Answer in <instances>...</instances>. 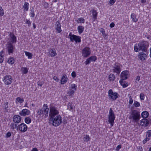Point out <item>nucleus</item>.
Here are the masks:
<instances>
[{
  "label": "nucleus",
  "mask_w": 151,
  "mask_h": 151,
  "mask_svg": "<svg viewBox=\"0 0 151 151\" xmlns=\"http://www.w3.org/2000/svg\"><path fill=\"white\" fill-rule=\"evenodd\" d=\"M49 117L50 123L55 127H57L62 122V117L59 114V111L58 108L51 104L49 106Z\"/></svg>",
  "instance_id": "obj_1"
},
{
  "label": "nucleus",
  "mask_w": 151,
  "mask_h": 151,
  "mask_svg": "<svg viewBox=\"0 0 151 151\" xmlns=\"http://www.w3.org/2000/svg\"><path fill=\"white\" fill-rule=\"evenodd\" d=\"M148 46L149 44L147 42L142 41L138 44H136L135 45L134 50L136 52L138 51H141L144 52H146Z\"/></svg>",
  "instance_id": "obj_2"
},
{
  "label": "nucleus",
  "mask_w": 151,
  "mask_h": 151,
  "mask_svg": "<svg viewBox=\"0 0 151 151\" xmlns=\"http://www.w3.org/2000/svg\"><path fill=\"white\" fill-rule=\"evenodd\" d=\"M129 118L135 122H138L141 118L139 111L135 110H132L130 113Z\"/></svg>",
  "instance_id": "obj_3"
},
{
  "label": "nucleus",
  "mask_w": 151,
  "mask_h": 151,
  "mask_svg": "<svg viewBox=\"0 0 151 151\" xmlns=\"http://www.w3.org/2000/svg\"><path fill=\"white\" fill-rule=\"evenodd\" d=\"M115 116L114 112L111 108L110 109L108 115V121L111 127L114 125Z\"/></svg>",
  "instance_id": "obj_4"
},
{
  "label": "nucleus",
  "mask_w": 151,
  "mask_h": 151,
  "mask_svg": "<svg viewBox=\"0 0 151 151\" xmlns=\"http://www.w3.org/2000/svg\"><path fill=\"white\" fill-rule=\"evenodd\" d=\"M108 93V96L109 99H112L113 101L115 100L119 96L118 93L113 92L112 89L109 90Z\"/></svg>",
  "instance_id": "obj_5"
},
{
  "label": "nucleus",
  "mask_w": 151,
  "mask_h": 151,
  "mask_svg": "<svg viewBox=\"0 0 151 151\" xmlns=\"http://www.w3.org/2000/svg\"><path fill=\"white\" fill-rule=\"evenodd\" d=\"M69 36L70 41L72 42H73L75 41L76 43H80L81 41L80 37L74 35H72L71 32L69 33Z\"/></svg>",
  "instance_id": "obj_6"
},
{
  "label": "nucleus",
  "mask_w": 151,
  "mask_h": 151,
  "mask_svg": "<svg viewBox=\"0 0 151 151\" xmlns=\"http://www.w3.org/2000/svg\"><path fill=\"white\" fill-rule=\"evenodd\" d=\"M91 50L89 47H86L82 50V56L84 58L88 57L91 54Z\"/></svg>",
  "instance_id": "obj_7"
},
{
  "label": "nucleus",
  "mask_w": 151,
  "mask_h": 151,
  "mask_svg": "<svg viewBox=\"0 0 151 151\" xmlns=\"http://www.w3.org/2000/svg\"><path fill=\"white\" fill-rule=\"evenodd\" d=\"M112 68V70L114 72L118 74H119L121 71V68L120 64L116 63L114 65Z\"/></svg>",
  "instance_id": "obj_8"
},
{
  "label": "nucleus",
  "mask_w": 151,
  "mask_h": 151,
  "mask_svg": "<svg viewBox=\"0 0 151 151\" xmlns=\"http://www.w3.org/2000/svg\"><path fill=\"white\" fill-rule=\"evenodd\" d=\"M6 49L7 50L8 54L10 55L12 53L15 49V47L11 43H8L7 44Z\"/></svg>",
  "instance_id": "obj_9"
},
{
  "label": "nucleus",
  "mask_w": 151,
  "mask_h": 151,
  "mask_svg": "<svg viewBox=\"0 0 151 151\" xmlns=\"http://www.w3.org/2000/svg\"><path fill=\"white\" fill-rule=\"evenodd\" d=\"M27 129V125L24 123L20 124L17 126V129H19L22 132H25Z\"/></svg>",
  "instance_id": "obj_10"
},
{
  "label": "nucleus",
  "mask_w": 151,
  "mask_h": 151,
  "mask_svg": "<svg viewBox=\"0 0 151 151\" xmlns=\"http://www.w3.org/2000/svg\"><path fill=\"white\" fill-rule=\"evenodd\" d=\"M12 80L11 76L7 75L4 77L3 81L5 84L9 85L11 84Z\"/></svg>",
  "instance_id": "obj_11"
},
{
  "label": "nucleus",
  "mask_w": 151,
  "mask_h": 151,
  "mask_svg": "<svg viewBox=\"0 0 151 151\" xmlns=\"http://www.w3.org/2000/svg\"><path fill=\"white\" fill-rule=\"evenodd\" d=\"M149 123L148 120L146 119H143L140 122V125L144 127L147 126L149 125Z\"/></svg>",
  "instance_id": "obj_12"
},
{
  "label": "nucleus",
  "mask_w": 151,
  "mask_h": 151,
  "mask_svg": "<svg viewBox=\"0 0 151 151\" xmlns=\"http://www.w3.org/2000/svg\"><path fill=\"white\" fill-rule=\"evenodd\" d=\"M30 111L27 109H24L19 112V114L22 116L28 115L30 114Z\"/></svg>",
  "instance_id": "obj_13"
},
{
  "label": "nucleus",
  "mask_w": 151,
  "mask_h": 151,
  "mask_svg": "<svg viewBox=\"0 0 151 151\" xmlns=\"http://www.w3.org/2000/svg\"><path fill=\"white\" fill-rule=\"evenodd\" d=\"M129 72L127 70L122 71L121 74V78L123 79H127L129 76Z\"/></svg>",
  "instance_id": "obj_14"
},
{
  "label": "nucleus",
  "mask_w": 151,
  "mask_h": 151,
  "mask_svg": "<svg viewBox=\"0 0 151 151\" xmlns=\"http://www.w3.org/2000/svg\"><path fill=\"white\" fill-rule=\"evenodd\" d=\"M8 102L7 101H5L4 103L3 108L5 112H9L11 110L8 106Z\"/></svg>",
  "instance_id": "obj_15"
},
{
  "label": "nucleus",
  "mask_w": 151,
  "mask_h": 151,
  "mask_svg": "<svg viewBox=\"0 0 151 151\" xmlns=\"http://www.w3.org/2000/svg\"><path fill=\"white\" fill-rule=\"evenodd\" d=\"M55 29L56 31L58 33H60L61 32L62 30L61 29V25L60 24V22L58 21L56 22L55 24Z\"/></svg>",
  "instance_id": "obj_16"
},
{
  "label": "nucleus",
  "mask_w": 151,
  "mask_h": 151,
  "mask_svg": "<svg viewBox=\"0 0 151 151\" xmlns=\"http://www.w3.org/2000/svg\"><path fill=\"white\" fill-rule=\"evenodd\" d=\"M21 117L19 115H15L13 117V122L16 123H19L21 121Z\"/></svg>",
  "instance_id": "obj_17"
},
{
  "label": "nucleus",
  "mask_w": 151,
  "mask_h": 151,
  "mask_svg": "<svg viewBox=\"0 0 151 151\" xmlns=\"http://www.w3.org/2000/svg\"><path fill=\"white\" fill-rule=\"evenodd\" d=\"M77 86H73L70 89L71 90L69 91L68 94L70 96H71L72 97L73 96V94L74 93V92L76 90Z\"/></svg>",
  "instance_id": "obj_18"
},
{
  "label": "nucleus",
  "mask_w": 151,
  "mask_h": 151,
  "mask_svg": "<svg viewBox=\"0 0 151 151\" xmlns=\"http://www.w3.org/2000/svg\"><path fill=\"white\" fill-rule=\"evenodd\" d=\"M10 37L11 39V42L12 43H16L17 42L16 37L13 33L10 32L9 34Z\"/></svg>",
  "instance_id": "obj_19"
},
{
  "label": "nucleus",
  "mask_w": 151,
  "mask_h": 151,
  "mask_svg": "<svg viewBox=\"0 0 151 151\" xmlns=\"http://www.w3.org/2000/svg\"><path fill=\"white\" fill-rule=\"evenodd\" d=\"M49 53L51 57L55 56L57 55L56 50L54 49H50Z\"/></svg>",
  "instance_id": "obj_20"
},
{
  "label": "nucleus",
  "mask_w": 151,
  "mask_h": 151,
  "mask_svg": "<svg viewBox=\"0 0 151 151\" xmlns=\"http://www.w3.org/2000/svg\"><path fill=\"white\" fill-rule=\"evenodd\" d=\"M68 80V78L65 74H64L62 76L61 79V84H64Z\"/></svg>",
  "instance_id": "obj_21"
},
{
  "label": "nucleus",
  "mask_w": 151,
  "mask_h": 151,
  "mask_svg": "<svg viewBox=\"0 0 151 151\" xmlns=\"http://www.w3.org/2000/svg\"><path fill=\"white\" fill-rule=\"evenodd\" d=\"M149 115L148 112L146 111H145L141 113V116L143 119H146V118L148 117Z\"/></svg>",
  "instance_id": "obj_22"
},
{
  "label": "nucleus",
  "mask_w": 151,
  "mask_h": 151,
  "mask_svg": "<svg viewBox=\"0 0 151 151\" xmlns=\"http://www.w3.org/2000/svg\"><path fill=\"white\" fill-rule=\"evenodd\" d=\"M92 14L93 21H95L97 18V12L95 10L93 9L92 10Z\"/></svg>",
  "instance_id": "obj_23"
},
{
  "label": "nucleus",
  "mask_w": 151,
  "mask_h": 151,
  "mask_svg": "<svg viewBox=\"0 0 151 151\" xmlns=\"http://www.w3.org/2000/svg\"><path fill=\"white\" fill-rule=\"evenodd\" d=\"M42 111L44 113V115H45V118L47 117L49 114V109H46L45 108H42Z\"/></svg>",
  "instance_id": "obj_24"
},
{
  "label": "nucleus",
  "mask_w": 151,
  "mask_h": 151,
  "mask_svg": "<svg viewBox=\"0 0 151 151\" xmlns=\"http://www.w3.org/2000/svg\"><path fill=\"white\" fill-rule=\"evenodd\" d=\"M131 17L133 22H136L137 21L138 19L137 18V16L135 14L132 13L131 14Z\"/></svg>",
  "instance_id": "obj_25"
},
{
  "label": "nucleus",
  "mask_w": 151,
  "mask_h": 151,
  "mask_svg": "<svg viewBox=\"0 0 151 151\" xmlns=\"http://www.w3.org/2000/svg\"><path fill=\"white\" fill-rule=\"evenodd\" d=\"M15 61L14 58L12 57H10L8 59L7 62L11 65H12L14 63Z\"/></svg>",
  "instance_id": "obj_26"
},
{
  "label": "nucleus",
  "mask_w": 151,
  "mask_h": 151,
  "mask_svg": "<svg viewBox=\"0 0 151 151\" xmlns=\"http://www.w3.org/2000/svg\"><path fill=\"white\" fill-rule=\"evenodd\" d=\"M139 57L141 60H144L146 58L147 55L143 53L140 55H139Z\"/></svg>",
  "instance_id": "obj_27"
},
{
  "label": "nucleus",
  "mask_w": 151,
  "mask_h": 151,
  "mask_svg": "<svg viewBox=\"0 0 151 151\" xmlns=\"http://www.w3.org/2000/svg\"><path fill=\"white\" fill-rule=\"evenodd\" d=\"M24 101V100L22 98L20 97H18L16 99V102L17 103H19L22 104Z\"/></svg>",
  "instance_id": "obj_28"
},
{
  "label": "nucleus",
  "mask_w": 151,
  "mask_h": 151,
  "mask_svg": "<svg viewBox=\"0 0 151 151\" xmlns=\"http://www.w3.org/2000/svg\"><path fill=\"white\" fill-rule=\"evenodd\" d=\"M109 79L111 81H113L115 79V76L113 74H110L109 76Z\"/></svg>",
  "instance_id": "obj_29"
},
{
  "label": "nucleus",
  "mask_w": 151,
  "mask_h": 151,
  "mask_svg": "<svg viewBox=\"0 0 151 151\" xmlns=\"http://www.w3.org/2000/svg\"><path fill=\"white\" fill-rule=\"evenodd\" d=\"M77 29L79 33L81 34L83 32L84 29V27L82 26H79L78 27Z\"/></svg>",
  "instance_id": "obj_30"
},
{
  "label": "nucleus",
  "mask_w": 151,
  "mask_h": 151,
  "mask_svg": "<svg viewBox=\"0 0 151 151\" xmlns=\"http://www.w3.org/2000/svg\"><path fill=\"white\" fill-rule=\"evenodd\" d=\"M29 4L28 2H25L23 6L24 10L27 11L28 10Z\"/></svg>",
  "instance_id": "obj_31"
},
{
  "label": "nucleus",
  "mask_w": 151,
  "mask_h": 151,
  "mask_svg": "<svg viewBox=\"0 0 151 151\" xmlns=\"http://www.w3.org/2000/svg\"><path fill=\"white\" fill-rule=\"evenodd\" d=\"M24 52L26 55L27 56L28 58L29 59H31L32 58V55L31 53H30L29 52L25 51Z\"/></svg>",
  "instance_id": "obj_32"
},
{
  "label": "nucleus",
  "mask_w": 151,
  "mask_h": 151,
  "mask_svg": "<svg viewBox=\"0 0 151 151\" xmlns=\"http://www.w3.org/2000/svg\"><path fill=\"white\" fill-rule=\"evenodd\" d=\"M24 121L26 124H29L31 122V119L29 117H27L25 118Z\"/></svg>",
  "instance_id": "obj_33"
},
{
  "label": "nucleus",
  "mask_w": 151,
  "mask_h": 151,
  "mask_svg": "<svg viewBox=\"0 0 151 151\" xmlns=\"http://www.w3.org/2000/svg\"><path fill=\"white\" fill-rule=\"evenodd\" d=\"M37 114L40 116L42 115L44 113L42 109H39L37 111Z\"/></svg>",
  "instance_id": "obj_34"
},
{
  "label": "nucleus",
  "mask_w": 151,
  "mask_h": 151,
  "mask_svg": "<svg viewBox=\"0 0 151 151\" xmlns=\"http://www.w3.org/2000/svg\"><path fill=\"white\" fill-rule=\"evenodd\" d=\"M73 105L72 104L69 103L68 105V109L71 111H72L73 107Z\"/></svg>",
  "instance_id": "obj_35"
},
{
  "label": "nucleus",
  "mask_w": 151,
  "mask_h": 151,
  "mask_svg": "<svg viewBox=\"0 0 151 151\" xmlns=\"http://www.w3.org/2000/svg\"><path fill=\"white\" fill-rule=\"evenodd\" d=\"M30 17H34L35 16L34 8H32L30 10Z\"/></svg>",
  "instance_id": "obj_36"
},
{
  "label": "nucleus",
  "mask_w": 151,
  "mask_h": 151,
  "mask_svg": "<svg viewBox=\"0 0 151 151\" xmlns=\"http://www.w3.org/2000/svg\"><path fill=\"white\" fill-rule=\"evenodd\" d=\"M22 73L23 74H26L28 72V69L26 68L22 67L21 68Z\"/></svg>",
  "instance_id": "obj_37"
},
{
  "label": "nucleus",
  "mask_w": 151,
  "mask_h": 151,
  "mask_svg": "<svg viewBox=\"0 0 151 151\" xmlns=\"http://www.w3.org/2000/svg\"><path fill=\"white\" fill-rule=\"evenodd\" d=\"M4 53V52L2 51L0 52V63H2L4 60V58H3V56L2 55V54Z\"/></svg>",
  "instance_id": "obj_38"
},
{
  "label": "nucleus",
  "mask_w": 151,
  "mask_h": 151,
  "mask_svg": "<svg viewBox=\"0 0 151 151\" xmlns=\"http://www.w3.org/2000/svg\"><path fill=\"white\" fill-rule=\"evenodd\" d=\"M89 59L91 61L94 62L97 60V57L95 56H93L89 58Z\"/></svg>",
  "instance_id": "obj_39"
},
{
  "label": "nucleus",
  "mask_w": 151,
  "mask_h": 151,
  "mask_svg": "<svg viewBox=\"0 0 151 151\" xmlns=\"http://www.w3.org/2000/svg\"><path fill=\"white\" fill-rule=\"evenodd\" d=\"M77 22L78 23H84L85 19L82 18H79L78 19Z\"/></svg>",
  "instance_id": "obj_40"
},
{
  "label": "nucleus",
  "mask_w": 151,
  "mask_h": 151,
  "mask_svg": "<svg viewBox=\"0 0 151 151\" xmlns=\"http://www.w3.org/2000/svg\"><path fill=\"white\" fill-rule=\"evenodd\" d=\"M133 105L136 107H139L140 106V104L137 101H134L133 104Z\"/></svg>",
  "instance_id": "obj_41"
},
{
  "label": "nucleus",
  "mask_w": 151,
  "mask_h": 151,
  "mask_svg": "<svg viewBox=\"0 0 151 151\" xmlns=\"http://www.w3.org/2000/svg\"><path fill=\"white\" fill-rule=\"evenodd\" d=\"M146 136L150 138L151 137V130H148L147 132Z\"/></svg>",
  "instance_id": "obj_42"
},
{
  "label": "nucleus",
  "mask_w": 151,
  "mask_h": 151,
  "mask_svg": "<svg viewBox=\"0 0 151 151\" xmlns=\"http://www.w3.org/2000/svg\"><path fill=\"white\" fill-rule=\"evenodd\" d=\"M150 138H149L146 136L145 138L142 141L143 143L144 144L146 143L147 142L150 140Z\"/></svg>",
  "instance_id": "obj_43"
},
{
  "label": "nucleus",
  "mask_w": 151,
  "mask_h": 151,
  "mask_svg": "<svg viewBox=\"0 0 151 151\" xmlns=\"http://www.w3.org/2000/svg\"><path fill=\"white\" fill-rule=\"evenodd\" d=\"M4 14V10L1 6H0V16H2Z\"/></svg>",
  "instance_id": "obj_44"
},
{
  "label": "nucleus",
  "mask_w": 151,
  "mask_h": 151,
  "mask_svg": "<svg viewBox=\"0 0 151 151\" xmlns=\"http://www.w3.org/2000/svg\"><path fill=\"white\" fill-rule=\"evenodd\" d=\"M100 32L104 37H106V35L105 33V31H104V29H100Z\"/></svg>",
  "instance_id": "obj_45"
},
{
  "label": "nucleus",
  "mask_w": 151,
  "mask_h": 151,
  "mask_svg": "<svg viewBox=\"0 0 151 151\" xmlns=\"http://www.w3.org/2000/svg\"><path fill=\"white\" fill-rule=\"evenodd\" d=\"M140 99L141 100H143L145 98V95L142 93H141L140 94Z\"/></svg>",
  "instance_id": "obj_46"
},
{
  "label": "nucleus",
  "mask_w": 151,
  "mask_h": 151,
  "mask_svg": "<svg viewBox=\"0 0 151 151\" xmlns=\"http://www.w3.org/2000/svg\"><path fill=\"white\" fill-rule=\"evenodd\" d=\"M84 138L86 140H87L86 141L85 140V141H88L90 140V137L88 135L86 134V135L85 137H84Z\"/></svg>",
  "instance_id": "obj_47"
},
{
  "label": "nucleus",
  "mask_w": 151,
  "mask_h": 151,
  "mask_svg": "<svg viewBox=\"0 0 151 151\" xmlns=\"http://www.w3.org/2000/svg\"><path fill=\"white\" fill-rule=\"evenodd\" d=\"M125 79H123L121 78V79L119 81V83L121 85H127L126 84L124 83V80Z\"/></svg>",
  "instance_id": "obj_48"
},
{
  "label": "nucleus",
  "mask_w": 151,
  "mask_h": 151,
  "mask_svg": "<svg viewBox=\"0 0 151 151\" xmlns=\"http://www.w3.org/2000/svg\"><path fill=\"white\" fill-rule=\"evenodd\" d=\"M91 61L89 58L86 60L85 62V63L86 65H87L90 63Z\"/></svg>",
  "instance_id": "obj_49"
},
{
  "label": "nucleus",
  "mask_w": 151,
  "mask_h": 151,
  "mask_svg": "<svg viewBox=\"0 0 151 151\" xmlns=\"http://www.w3.org/2000/svg\"><path fill=\"white\" fill-rule=\"evenodd\" d=\"M116 0H110L109 1L110 5H112L115 2Z\"/></svg>",
  "instance_id": "obj_50"
},
{
  "label": "nucleus",
  "mask_w": 151,
  "mask_h": 151,
  "mask_svg": "<svg viewBox=\"0 0 151 151\" xmlns=\"http://www.w3.org/2000/svg\"><path fill=\"white\" fill-rule=\"evenodd\" d=\"M129 104H131L133 102V100L132 99V97L131 96H130L129 97Z\"/></svg>",
  "instance_id": "obj_51"
},
{
  "label": "nucleus",
  "mask_w": 151,
  "mask_h": 151,
  "mask_svg": "<svg viewBox=\"0 0 151 151\" xmlns=\"http://www.w3.org/2000/svg\"><path fill=\"white\" fill-rule=\"evenodd\" d=\"M26 23L27 24H28V26L29 27H30L31 25V22H30V21L27 19H26Z\"/></svg>",
  "instance_id": "obj_52"
},
{
  "label": "nucleus",
  "mask_w": 151,
  "mask_h": 151,
  "mask_svg": "<svg viewBox=\"0 0 151 151\" xmlns=\"http://www.w3.org/2000/svg\"><path fill=\"white\" fill-rule=\"evenodd\" d=\"M122 148V145H118L116 148V151H119V149Z\"/></svg>",
  "instance_id": "obj_53"
},
{
  "label": "nucleus",
  "mask_w": 151,
  "mask_h": 151,
  "mask_svg": "<svg viewBox=\"0 0 151 151\" xmlns=\"http://www.w3.org/2000/svg\"><path fill=\"white\" fill-rule=\"evenodd\" d=\"M11 133L9 132H8L6 134V137H11Z\"/></svg>",
  "instance_id": "obj_54"
},
{
  "label": "nucleus",
  "mask_w": 151,
  "mask_h": 151,
  "mask_svg": "<svg viewBox=\"0 0 151 151\" xmlns=\"http://www.w3.org/2000/svg\"><path fill=\"white\" fill-rule=\"evenodd\" d=\"M71 76L73 78H75L76 76V73L75 72L73 71L71 73Z\"/></svg>",
  "instance_id": "obj_55"
},
{
  "label": "nucleus",
  "mask_w": 151,
  "mask_h": 151,
  "mask_svg": "<svg viewBox=\"0 0 151 151\" xmlns=\"http://www.w3.org/2000/svg\"><path fill=\"white\" fill-rule=\"evenodd\" d=\"M10 127H11V129H12L13 130L14 129V123H12L10 125Z\"/></svg>",
  "instance_id": "obj_56"
},
{
  "label": "nucleus",
  "mask_w": 151,
  "mask_h": 151,
  "mask_svg": "<svg viewBox=\"0 0 151 151\" xmlns=\"http://www.w3.org/2000/svg\"><path fill=\"white\" fill-rule=\"evenodd\" d=\"M42 108H45L46 109H49V108L47 104H44Z\"/></svg>",
  "instance_id": "obj_57"
},
{
  "label": "nucleus",
  "mask_w": 151,
  "mask_h": 151,
  "mask_svg": "<svg viewBox=\"0 0 151 151\" xmlns=\"http://www.w3.org/2000/svg\"><path fill=\"white\" fill-rule=\"evenodd\" d=\"M53 79L55 80L56 81H58L59 79L56 76H54L53 77Z\"/></svg>",
  "instance_id": "obj_58"
},
{
  "label": "nucleus",
  "mask_w": 151,
  "mask_h": 151,
  "mask_svg": "<svg viewBox=\"0 0 151 151\" xmlns=\"http://www.w3.org/2000/svg\"><path fill=\"white\" fill-rule=\"evenodd\" d=\"M114 24L113 23H111L110 25V26L112 28L114 26Z\"/></svg>",
  "instance_id": "obj_59"
},
{
  "label": "nucleus",
  "mask_w": 151,
  "mask_h": 151,
  "mask_svg": "<svg viewBox=\"0 0 151 151\" xmlns=\"http://www.w3.org/2000/svg\"><path fill=\"white\" fill-rule=\"evenodd\" d=\"M138 148L140 151H143V148L141 146L138 147Z\"/></svg>",
  "instance_id": "obj_60"
},
{
  "label": "nucleus",
  "mask_w": 151,
  "mask_h": 151,
  "mask_svg": "<svg viewBox=\"0 0 151 151\" xmlns=\"http://www.w3.org/2000/svg\"><path fill=\"white\" fill-rule=\"evenodd\" d=\"M140 77L139 76H138L136 77V81H139L140 80Z\"/></svg>",
  "instance_id": "obj_61"
},
{
  "label": "nucleus",
  "mask_w": 151,
  "mask_h": 151,
  "mask_svg": "<svg viewBox=\"0 0 151 151\" xmlns=\"http://www.w3.org/2000/svg\"><path fill=\"white\" fill-rule=\"evenodd\" d=\"M31 151H38L37 148L36 147L33 148Z\"/></svg>",
  "instance_id": "obj_62"
},
{
  "label": "nucleus",
  "mask_w": 151,
  "mask_h": 151,
  "mask_svg": "<svg viewBox=\"0 0 151 151\" xmlns=\"http://www.w3.org/2000/svg\"><path fill=\"white\" fill-rule=\"evenodd\" d=\"M146 1V0H141V2L142 3H144Z\"/></svg>",
  "instance_id": "obj_63"
},
{
  "label": "nucleus",
  "mask_w": 151,
  "mask_h": 151,
  "mask_svg": "<svg viewBox=\"0 0 151 151\" xmlns=\"http://www.w3.org/2000/svg\"><path fill=\"white\" fill-rule=\"evenodd\" d=\"M32 24H33V27L34 29H35L36 26L35 24V23H33Z\"/></svg>",
  "instance_id": "obj_64"
}]
</instances>
